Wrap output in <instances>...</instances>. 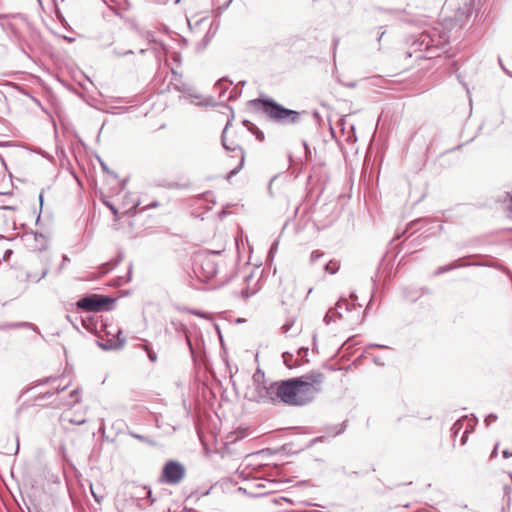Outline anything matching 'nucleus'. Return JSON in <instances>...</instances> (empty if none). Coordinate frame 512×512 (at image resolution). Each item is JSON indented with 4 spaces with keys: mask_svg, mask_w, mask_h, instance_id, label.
<instances>
[{
    "mask_svg": "<svg viewBox=\"0 0 512 512\" xmlns=\"http://www.w3.org/2000/svg\"><path fill=\"white\" fill-rule=\"evenodd\" d=\"M324 379L323 373L311 371L300 377L276 382L270 386V391L287 405L302 406L314 399Z\"/></svg>",
    "mask_w": 512,
    "mask_h": 512,
    "instance_id": "nucleus-1",
    "label": "nucleus"
},
{
    "mask_svg": "<svg viewBox=\"0 0 512 512\" xmlns=\"http://www.w3.org/2000/svg\"><path fill=\"white\" fill-rule=\"evenodd\" d=\"M254 104L272 121L283 125H296L304 112L287 109L273 100L256 99Z\"/></svg>",
    "mask_w": 512,
    "mask_h": 512,
    "instance_id": "nucleus-2",
    "label": "nucleus"
},
{
    "mask_svg": "<svg viewBox=\"0 0 512 512\" xmlns=\"http://www.w3.org/2000/svg\"><path fill=\"white\" fill-rule=\"evenodd\" d=\"M245 135L246 133L243 129H238L230 124L226 125L222 134L223 146L227 150L236 152V156L240 160L237 167L233 169V173L239 170L244 162L243 147L245 144Z\"/></svg>",
    "mask_w": 512,
    "mask_h": 512,
    "instance_id": "nucleus-3",
    "label": "nucleus"
},
{
    "mask_svg": "<svg viewBox=\"0 0 512 512\" xmlns=\"http://www.w3.org/2000/svg\"><path fill=\"white\" fill-rule=\"evenodd\" d=\"M113 302L114 300L108 296L93 294L81 298L76 305L78 309L86 312H101L109 310Z\"/></svg>",
    "mask_w": 512,
    "mask_h": 512,
    "instance_id": "nucleus-4",
    "label": "nucleus"
},
{
    "mask_svg": "<svg viewBox=\"0 0 512 512\" xmlns=\"http://www.w3.org/2000/svg\"><path fill=\"white\" fill-rule=\"evenodd\" d=\"M185 476V468L176 461H168L162 471L160 480L167 484H178Z\"/></svg>",
    "mask_w": 512,
    "mask_h": 512,
    "instance_id": "nucleus-5",
    "label": "nucleus"
},
{
    "mask_svg": "<svg viewBox=\"0 0 512 512\" xmlns=\"http://www.w3.org/2000/svg\"><path fill=\"white\" fill-rule=\"evenodd\" d=\"M476 423H477L476 419L465 417V418L460 419L459 421H457L454 424L453 430H454L455 437L459 434V432H460V430L462 428H465V430L462 432L461 439H460V442H461L462 445H464L466 443L467 437H468V433L470 431L474 430V427L476 426Z\"/></svg>",
    "mask_w": 512,
    "mask_h": 512,
    "instance_id": "nucleus-6",
    "label": "nucleus"
},
{
    "mask_svg": "<svg viewBox=\"0 0 512 512\" xmlns=\"http://www.w3.org/2000/svg\"><path fill=\"white\" fill-rule=\"evenodd\" d=\"M417 44L419 50H429L434 48V37L430 32H423L420 34Z\"/></svg>",
    "mask_w": 512,
    "mask_h": 512,
    "instance_id": "nucleus-7",
    "label": "nucleus"
},
{
    "mask_svg": "<svg viewBox=\"0 0 512 512\" xmlns=\"http://www.w3.org/2000/svg\"><path fill=\"white\" fill-rule=\"evenodd\" d=\"M500 204L502 209L507 212L509 216H512V195L510 193H505L500 199Z\"/></svg>",
    "mask_w": 512,
    "mask_h": 512,
    "instance_id": "nucleus-8",
    "label": "nucleus"
},
{
    "mask_svg": "<svg viewBox=\"0 0 512 512\" xmlns=\"http://www.w3.org/2000/svg\"><path fill=\"white\" fill-rule=\"evenodd\" d=\"M283 361L285 365L290 369L301 366V362H297V359H294V356L288 352L283 354Z\"/></svg>",
    "mask_w": 512,
    "mask_h": 512,
    "instance_id": "nucleus-9",
    "label": "nucleus"
},
{
    "mask_svg": "<svg viewBox=\"0 0 512 512\" xmlns=\"http://www.w3.org/2000/svg\"><path fill=\"white\" fill-rule=\"evenodd\" d=\"M434 37V48H443L449 41L448 37L441 35L440 33H433Z\"/></svg>",
    "mask_w": 512,
    "mask_h": 512,
    "instance_id": "nucleus-10",
    "label": "nucleus"
},
{
    "mask_svg": "<svg viewBox=\"0 0 512 512\" xmlns=\"http://www.w3.org/2000/svg\"><path fill=\"white\" fill-rule=\"evenodd\" d=\"M339 269H340V262L337 260H330L325 266L326 272H328L330 274H335Z\"/></svg>",
    "mask_w": 512,
    "mask_h": 512,
    "instance_id": "nucleus-11",
    "label": "nucleus"
},
{
    "mask_svg": "<svg viewBox=\"0 0 512 512\" xmlns=\"http://www.w3.org/2000/svg\"><path fill=\"white\" fill-rule=\"evenodd\" d=\"M307 354H308V348L301 347L300 349H298L297 358H296L297 362H301V365L307 363L308 362Z\"/></svg>",
    "mask_w": 512,
    "mask_h": 512,
    "instance_id": "nucleus-12",
    "label": "nucleus"
},
{
    "mask_svg": "<svg viewBox=\"0 0 512 512\" xmlns=\"http://www.w3.org/2000/svg\"><path fill=\"white\" fill-rule=\"evenodd\" d=\"M144 349L146 350L150 361L155 362L157 360V354L153 350H151L147 345L144 346Z\"/></svg>",
    "mask_w": 512,
    "mask_h": 512,
    "instance_id": "nucleus-13",
    "label": "nucleus"
},
{
    "mask_svg": "<svg viewBox=\"0 0 512 512\" xmlns=\"http://www.w3.org/2000/svg\"><path fill=\"white\" fill-rule=\"evenodd\" d=\"M323 252H320L319 250H315L311 253V261L315 262L319 258L323 257Z\"/></svg>",
    "mask_w": 512,
    "mask_h": 512,
    "instance_id": "nucleus-14",
    "label": "nucleus"
},
{
    "mask_svg": "<svg viewBox=\"0 0 512 512\" xmlns=\"http://www.w3.org/2000/svg\"><path fill=\"white\" fill-rule=\"evenodd\" d=\"M289 329H290V325L289 324H284L282 326V330H283L284 333H287L289 331Z\"/></svg>",
    "mask_w": 512,
    "mask_h": 512,
    "instance_id": "nucleus-15",
    "label": "nucleus"
},
{
    "mask_svg": "<svg viewBox=\"0 0 512 512\" xmlns=\"http://www.w3.org/2000/svg\"><path fill=\"white\" fill-rule=\"evenodd\" d=\"M258 139L259 140H263L264 136H263V133L260 132L258 135H257Z\"/></svg>",
    "mask_w": 512,
    "mask_h": 512,
    "instance_id": "nucleus-16",
    "label": "nucleus"
}]
</instances>
